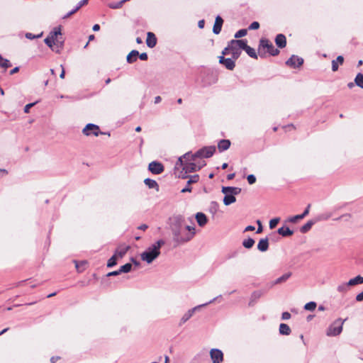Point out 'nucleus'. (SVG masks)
Wrapping results in <instances>:
<instances>
[{"mask_svg":"<svg viewBox=\"0 0 363 363\" xmlns=\"http://www.w3.org/2000/svg\"><path fill=\"white\" fill-rule=\"evenodd\" d=\"M230 55L234 60L238 59L240 56L242 51L239 50V48L236 45L233 44V40L229 42Z\"/></svg>","mask_w":363,"mask_h":363,"instance_id":"obj_13","label":"nucleus"},{"mask_svg":"<svg viewBox=\"0 0 363 363\" xmlns=\"http://www.w3.org/2000/svg\"><path fill=\"white\" fill-rule=\"evenodd\" d=\"M291 318V314L289 312H284L281 314L282 320H289Z\"/></svg>","mask_w":363,"mask_h":363,"instance_id":"obj_55","label":"nucleus"},{"mask_svg":"<svg viewBox=\"0 0 363 363\" xmlns=\"http://www.w3.org/2000/svg\"><path fill=\"white\" fill-rule=\"evenodd\" d=\"M233 44L236 45V46L239 48V50H245L249 46L247 45L246 40H233Z\"/></svg>","mask_w":363,"mask_h":363,"instance_id":"obj_26","label":"nucleus"},{"mask_svg":"<svg viewBox=\"0 0 363 363\" xmlns=\"http://www.w3.org/2000/svg\"><path fill=\"white\" fill-rule=\"evenodd\" d=\"M35 104V103H30V104L26 105L24 107V112L26 113H29L30 108H32Z\"/></svg>","mask_w":363,"mask_h":363,"instance_id":"obj_54","label":"nucleus"},{"mask_svg":"<svg viewBox=\"0 0 363 363\" xmlns=\"http://www.w3.org/2000/svg\"><path fill=\"white\" fill-rule=\"evenodd\" d=\"M236 60L231 58H225L224 56L219 57V63L223 65L228 70H233L235 67V61Z\"/></svg>","mask_w":363,"mask_h":363,"instance_id":"obj_12","label":"nucleus"},{"mask_svg":"<svg viewBox=\"0 0 363 363\" xmlns=\"http://www.w3.org/2000/svg\"><path fill=\"white\" fill-rule=\"evenodd\" d=\"M225 194L223 203L225 206H229L236 201L235 196H233L230 193H223Z\"/></svg>","mask_w":363,"mask_h":363,"instance_id":"obj_23","label":"nucleus"},{"mask_svg":"<svg viewBox=\"0 0 363 363\" xmlns=\"http://www.w3.org/2000/svg\"><path fill=\"white\" fill-rule=\"evenodd\" d=\"M43 33H40L39 35H34L33 33H27L26 34V38H28V39H30V40H33V39H35V38H40L42 36Z\"/></svg>","mask_w":363,"mask_h":363,"instance_id":"obj_48","label":"nucleus"},{"mask_svg":"<svg viewBox=\"0 0 363 363\" xmlns=\"http://www.w3.org/2000/svg\"><path fill=\"white\" fill-rule=\"evenodd\" d=\"M89 0H82L77 5V9H80L83 6L88 4Z\"/></svg>","mask_w":363,"mask_h":363,"instance_id":"obj_53","label":"nucleus"},{"mask_svg":"<svg viewBox=\"0 0 363 363\" xmlns=\"http://www.w3.org/2000/svg\"><path fill=\"white\" fill-rule=\"evenodd\" d=\"M120 272H119V269L118 270H116V271H113V272H109L107 274V277H113V276H117L118 274H120Z\"/></svg>","mask_w":363,"mask_h":363,"instance_id":"obj_59","label":"nucleus"},{"mask_svg":"<svg viewBox=\"0 0 363 363\" xmlns=\"http://www.w3.org/2000/svg\"><path fill=\"white\" fill-rule=\"evenodd\" d=\"M148 169L152 174H160L164 171V166L161 162L153 161L148 165Z\"/></svg>","mask_w":363,"mask_h":363,"instance_id":"obj_10","label":"nucleus"},{"mask_svg":"<svg viewBox=\"0 0 363 363\" xmlns=\"http://www.w3.org/2000/svg\"><path fill=\"white\" fill-rule=\"evenodd\" d=\"M223 23V18L220 16H216L215 23H214V26L213 28V32L215 34L218 35L220 33Z\"/></svg>","mask_w":363,"mask_h":363,"instance_id":"obj_14","label":"nucleus"},{"mask_svg":"<svg viewBox=\"0 0 363 363\" xmlns=\"http://www.w3.org/2000/svg\"><path fill=\"white\" fill-rule=\"evenodd\" d=\"M330 216H331L330 213L324 214V215L319 216L316 219L318 221L321 220H328L329 218H330Z\"/></svg>","mask_w":363,"mask_h":363,"instance_id":"obj_51","label":"nucleus"},{"mask_svg":"<svg viewBox=\"0 0 363 363\" xmlns=\"http://www.w3.org/2000/svg\"><path fill=\"white\" fill-rule=\"evenodd\" d=\"M275 43L279 48H284L286 45V39L284 34H278L275 38Z\"/></svg>","mask_w":363,"mask_h":363,"instance_id":"obj_17","label":"nucleus"},{"mask_svg":"<svg viewBox=\"0 0 363 363\" xmlns=\"http://www.w3.org/2000/svg\"><path fill=\"white\" fill-rule=\"evenodd\" d=\"M144 183L150 189H155L157 191L160 190V187L157 182L154 179L147 178L144 180Z\"/></svg>","mask_w":363,"mask_h":363,"instance_id":"obj_22","label":"nucleus"},{"mask_svg":"<svg viewBox=\"0 0 363 363\" xmlns=\"http://www.w3.org/2000/svg\"><path fill=\"white\" fill-rule=\"evenodd\" d=\"M356 301L359 302L363 301V291L356 296Z\"/></svg>","mask_w":363,"mask_h":363,"instance_id":"obj_60","label":"nucleus"},{"mask_svg":"<svg viewBox=\"0 0 363 363\" xmlns=\"http://www.w3.org/2000/svg\"><path fill=\"white\" fill-rule=\"evenodd\" d=\"M347 283L350 286H354L357 284H363V277L358 275L354 278L350 279Z\"/></svg>","mask_w":363,"mask_h":363,"instance_id":"obj_31","label":"nucleus"},{"mask_svg":"<svg viewBox=\"0 0 363 363\" xmlns=\"http://www.w3.org/2000/svg\"><path fill=\"white\" fill-rule=\"evenodd\" d=\"M262 295L263 292L262 291H254L251 295L249 305L252 306Z\"/></svg>","mask_w":363,"mask_h":363,"instance_id":"obj_27","label":"nucleus"},{"mask_svg":"<svg viewBox=\"0 0 363 363\" xmlns=\"http://www.w3.org/2000/svg\"><path fill=\"white\" fill-rule=\"evenodd\" d=\"M191 188L188 184L186 185V186L185 188L182 189L181 191L182 193L191 192Z\"/></svg>","mask_w":363,"mask_h":363,"instance_id":"obj_62","label":"nucleus"},{"mask_svg":"<svg viewBox=\"0 0 363 363\" xmlns=\"http://www.w3.org/2000/svg\"><path fill=\"white\" fill-rule=\"evenodd\" d=\"M269 248V241L268 239L262 238L259 240L257 245V249L261 252H265Z\"/></svg>","mask_w":363,"mask_h":363,"instance_id":"obj_21","label":"nucleus"},{"mask_svg":"<svg viewBox=\"0 0 363 363\" xmlns=\"http://www.w3.org/2000/svg\"><path fill=\"white\" fill-rule=\"evenodd\" d=\"M247 182L250 184H253L256 182V177L253 174H250L247 177Z\"/></svg>","mask_w":363,"mask_h":363,"instance_id":"obj_49","label":"nucleus"},{"mask_svg":"<svg viewBox=\"0 0 363 363\" xmlns=\"http://www.w3.org/2000/svg\"><path fill=\"white\" fill-rule=\"evenodd\" d=\"M164 245L163 240H157L140 255L141 259L148 264L152 263L160 255V248Z\"/></svg>","mask_w":363,"mask_h":363,"instance_id":"obj_3","label":"nucleus"},{"mask_svg":"<svg viewBox=\"0 0 363 363\" xmlns=\"http://www.w3.org/2000/svg\"><path fill=\"white\" fill-rule=\"evenodd\" d=\"M259 28V23L257 21L252 22L249 26L250 30H256L258 29Z\"/></svg>","mask_w":363,"mask_h":363,"instance_id":"obj_50","label":"nucleus"},{"mask_svg":"<svg viewBox=\"0 0 363 363\" xmlns=\"http://www.w3.org/2000/svg\"><path fill=\"white\" fill-rule=\"evenodd\" d=\"M82 133L84 135L87 136L91 135L98 136L99 134H104V133L100 131L99 127L97 125L93 123L87 124L82 130Z\"/></svg>","mask_w":363,"mask_h":363,"instance_id":"obj_8","label":"nucleus"},{"mask_svg":"<svg viewBox=\"0 0 363 363\" xmlns=\"http://www.w3.org/2000/svg\"><path fill=\"white\" fill-rule=\"evenodd\" d=\"M279 331L281 335H290L291 330L287 324L281 323L279 325Z\"/></svg>","mask_w":363,"mask_h":363,"instance_id":"obj_25","label":"nucleus"},{"mask_svg":"<svg viewBox=\"0 0 363 363\" xmlns=\"http://www.w3.org/2000/svg\"><path fill=\"white\" fill-rule=\"evenodd\" d=\"M170 230L173 235V240L178 244H184L189 241L191 233L184 234L185 230V219L182 215H174L169 218Z\"/></svg>","mask_w":363,"mask_h":363,"instance_id":"obj_1","label":"nucleus"},{"mask_svg":"<svg viewBox=\"0 0 363 363\" xmlns=\"http://www.w3.org/2000/svg\"><path fill=\"white\" fill-rule=\"evenodd\" d=\"M262 48H267V52L272 56H277L279 53V50L277 48H275L273 44L268 39L266 38H262L259 40V52L261 51Z\"/></svg>","mask_w":363,"mask_h":363,"instance_id":"obj_7","label":"nucleus"},{"mask_svg":"<svg viewBox=\"0 0 363 363\" xmlns=\"http://www.w3.org/2000/svg\"><path fill=\"white\" fill-rule=\"evenodd\" d=\"M246 35H247V30L246 29H240L235 33V38H240L245 36Z\"/></svg>","mask_w":363,"mask_h":363,"instance_id":"obj_43","label":"nucleus"},{"mask_svg":"<svg viewBox=\"0 0 363 363\" xmlns=\"http://www.w3.org/2000/svg\"><path fill=\"white\" fill-rule=\"evenodd\" d=\"M139 55V52L138 50H132L127 56V62L128 63H133L137 60V57Z\"/></svg>","mask_w":363,"mask_h":363,"instance_id":"obj_29","label":"nucleus"},{"mask_svg":"<svg viewBox=\"0 0 363 363\" xmlns=\"http://www.w3.org/2000/svg\"><path fill=\"white\" fill-rule=\"evenodd\" d=\"M139 57L141 60H147L148 57H147V54L146 52H143L141 53L140 55L139 54Z\"/></svg>","mask_w":363,"mask_h":363,"instance_id":"obj_58","label":"nucleus"},{"mask_svg":"<svg viewBox=\"0 0 363 363\" xmlns=\"http://www.w3.org/2000/svg\"><path fill=\"white\" fill-rule=\"evenodd\" d=\"M129 249V246L120 245L116 250L115 254L118 258H122Z\"/></svg>","mask_w":363,"mask_h":363,"instance_id":"obj_20","label":"nucleus"},{"mask_svg":"<svg viewBox=\"0 0 363 363\" xmlns=\"http://www.w3.org/2000/svg\"><path fill=\"white\" fill-rule=\"evenodd\" d=\"M230 146V141L227 139L220 140L218 143V149L220 152L227 150Z\"/></svg>","mask_w":363,"mask_h":363,"instance_id":"obj_19","label":"nucleus"},{"mask_svg":"<svg viewBox=\"0 0 363 363\" xmlns=\"http://www.w3.org/2000/svg\"><path fill=\"white\" fill-rule=\"evenodd\" d=\"M210 356L213 363H221L223 360V354L220 350L211 349Z\"/></svg>","mask_w":363,"mask_h":363,"instance_id":"obj_11","label":"nucleus"},{"mask_svg":"<svg viewBox=\"0 0 363 363\" xmlns=\"http://www.w3.org/2000/svg\"><path fill=\"white\" fill-rule=\"evenodd\" d=\"M132 269V264L130 263H127L123 266H121L119 269L120 273H128Z\"/></svg>","mask_w":363,"mask_h":363,"instance_id":"obj_38","label":"nucleus"},{"mask_svg":"<svg viewBox=\"0 0 363 363\" xmlns=\"http://www.w3.org/2000/svg\"><path fill=\"white\" fill-rule=\"evenodd\" d=\"M0 66L3 68H8V67H10L11 66L9 60H6V59H3V60L0 63Z\"/></svg>","mask_w":363,"mask_h":363,"instance_id":"obj_47","label":"nucleus"},{"mask_svg":"<svg viewBox=\"0 0 363 363\" xmlns=\"http://www.w3.org/2000/svg\"><path fill=\"white\" fill-rule=\"evenodd\" d=\"M344 62V57L339 55L336 60L332 61V70L335 72L338 69V65H342Z\"/></svg>","mask_w":363,"mask_h":363,"instance_id":"obj_28","label":"nucleus"},{"mask_svg":"<svg viewBox=\"0 0 363 363\" xmlns=\"http://www.w3.org/2000/svg\"><path fill=\"white\" fill-rule=\"evenodd\" d=\"M79 9H77V7H75L74 9H72L69 13H67L66 15H65L62 18L66 19V18H69V16H71L72 15L75 13Z\"/></svg>","mask_w":363,"mask_h":363,"instance_id":"obj_52","label":"nucleus"},{"mask_svg":"<svg viewBox=\"0 0 363 363\" xmlns=\"http://www.w3.org/2000/svg\"><path fill=\"white\" fill-rule=\"evenodd\" d=\"M199 179V176L198 174L192 175L189 177V179L187 181V184L190 185L194 183H196Z\"/></svg>","mask_w":363,"mask_h":363,"instance_id":"obj_42","label":"nucleus"},{"mask_svg":"<svg viewBox=\"0 0 363 363\" xmlns=\"http://www.w3.org/2000/svg\"><path fill=\"white\" fill-rule=\"evenodd\" d=\"M318 222L317 219L315 220H308L306 224H304L303 226H301V228H300V231L302 233H307L308 231H309L311 230V228H312V226L316 223Z\"/></svg>","mask_w":363,"mask_h":363,"instance_id":"obj_24","label":"nucleus"},{"mask_svg":"<svg viewBox=\"0 0 363 363\" xmlns=\"http://www.w3.org/2000/svg\"><path fill=\"white\" fill-rule=\"evenodd\" d=\"M205 21L204 20H201L198 23V26L199 28H203L204 27Z\"/></svg>","mask_w":363,"mask_h":363,"instance_id":"obj_64","label":"nucleus"},{"mask_svg":"<svg viewBox=\"0 0 363 363\" xmlns=\"http://www.w3.org/2000/svg\"><path fill=\"white\" fill-rule=\"evenodd\" d=\"M216 152V147L213 145L206 146L199 149L194 154L188 152L184 155V158L191 157V160H196V158H208L213 155Z\"/></svg>","mask_w":363,"mask_h":363,"instance_id":"obj_4","label":"nucleus"},{"mask_svg":"<svg viewBox=\"0 0 363 363\" xmlns=\"http://www.w3.org/2000/svg\"><path fill=\"white\" fill-rule=\"evenodd\" d=\"M220 296H219L220 297ZM218 298V297H216L214 298H213L212 300H211L210 301L206 303H203V304H201V305H199V306H196L191 309H189L188 311H186L184 315L182 317L181 320H180V322H179V325H182V324H184V323H186L187 320H189L192 316L194 314L195 312L198 311L199 310H200V308H201L202 307H204V306H208V304L214 302L217 298Z\"/></svg>","mask_w":363,"mask_h":363,"instance_id":"obj_6","label":"nucleus"},{"mask_svg":"<svg viewBox=\"0 0 363 363\" xmlns=\"http://www.w3.org/2000/svg\"><path fill=\"white\" fill-rule=\"evenodd\" d=\"M49 38H51L52 40H53L55 42H56L57 44H60V48H62V42H60L58 40H57V35L54 33L53 31H51L48 35Z\"/></svg>","mask_w":363,"mask_h":363,"instance_id":"obj_44","label":"nucleus"},{"mask_svg":"<svg viewBox=\"0 0 363 363\" xmlns=\"http://www.w3.org/2000/svg\"><path fill=\"white\" fill-rule=\"evenodd\" d=\"M45 43L53 51H55L56 52H59V50H56L54 48L55 45H58L56 42H55L53 40L51 39V38H49L48 36L44 40Z\"/></svg>","mask_w":363,"mask_h":363,"instance_id":"obj_34","label":"nucleus"},{"mask_svg":"<svg viewBox=\"0 0 363 363\" xmlns=\"http://www.w3.org/2000/svg\"><path fill=\"white\" fill-rule=\"evenodd\" d=\"M223 193H230L233 196L235 195H238L241 192V189L239 187H233V186H223L222 188Z\"/></svg>","mask_w":363,"mask_h":363,"instance_id":"obj_18","label":"nucleus"},{"mask_svg":"<svg viewBox=\"0 0 363 363\" xmlns=\"http://www.w3.org/2000/svg\"><path fill=\"white\" fill-rule=\"evenodd\" d=\"M278 233L284 237H288L292 235L294 232L288 227H281L278 229Z\"/></svg>","mask_w":363,"mask_h":363,"instance_id":"obj_30","label":"nucleus"},{"mask_svg":"<svg viewBox=\"0 0 363 363\" xmlns=\"http://www.w3.org/2000/svg\"><path fill=\"white\" fill-rule=\"evenodd\" d=\"M117 259L116 255H113L107 262V267H113L117 264Z\"/></svg>","mask_w":363,"mask_h":363,"instance_id":"obj_40","label":"nucleus"},{"mask_svg":"<svg viewBox=\"0 0 363 363\" xmlns=\"http://www.w3.org/2000/svg\"><path fill=\"white\" fill-rule=\"evenodd\" d=\"M146 44L147 47L152 48L157 44V38L155 35L152 32H148L147 34Z\"/></svg>","mask_w":363,"mask_h":363,"instance_id":"obj_15","label":"nucleus"},{"mask_svg":"<svg viewBox=\"0 0 363 363\" xmlns=\"http://www.w3.org/2000/svg\"><path fill=\"white\" fill-rule=\"evenodd\" d=\"M354 83L359 87L363 89V74L358 73L354 79Z\"/></svg>","mask_w":363,"mask_h":363,"instance_id":"obj_36","label":"nucleus"},{"mask_svg":"<svg viewBox=\"0 0 363 363\" xmlns=\"http://www.w3.org/2000/svg\"><path fill=\"white\" fill-rule=\"evenodd\" d=\"M303 64V59L293 55L286 62V65L292 68H298Z\"/></svg>","mask_w":363,"mask_h":363,"instance_id":"obj_9","label":"nucleus"},{"mask_svg":"<svg viewBox=\"0 0 363 363\" xmlns=\"http://www.w3.org/2000/svg\"><path fill=\"white\" fill-rule=\"evenodd\" d=\"M198 225L201 227H203L208 222L206 216L201 212L197 213L195 216Z\"/></svg>","mask_w":363,"mask_h":363,"instance_id":"obj_16","label":"nucleus"},{"mask_svg":"<svg viewBox=\"0 0 363 363\" xmlns=\"http://www.w3.org/2000/svg\"><path fill=\"white\" fill-rule=\"evenodd\" d=\"M18 71H19V67H14L13 69H11L10 71V74L13 75V74L17 73Z\"/></svg>","mask_w":363,"mask_h":363,"instance_id":"obj_63","label":"nucleus"},{"mask_svg":"<svg viewBox=\"0 0 363 363\" xmlns=\"http://www.w3.org/2000/svg\"><path fill=\"white\" fill-rule=\"evenodd\" d=\"M54 32V33H55L57 36L58 35H60L62 33H61V28L60 27H56L54 28V30H52Z\"/></svg>","mask_w":363,"mask_h":363,"instance_id":"obj_61","label":"nucleus"},{"mask_svg":"<svg viewBox=\"0 0 363 363\" xmlns=\"http://www.w3.org/2000/svg\"><path fill=\"white\" fill-rule=\"evenodd\" d=\"M347 319L337 318L328 327L326 335L329 337L337 336L342 331V325Z\"/></svg>","mask_w":363,"mask_h":363,"instance_id":"obj_5","label":"nucleus"},{"mask_svg":"<svg viewBox=\"0 0 363 363\" xmlns=\"http://www.w3.org/2000/svg\"><path fill=\"white\" fill-rule=\"evenodd\" d=\"M279 222V218H275L272 219L269 221V228L271 229L274 228L277 226V225L278 224Z\"/></svg>","mask_w":363,"mask_h":363,"instance_id":"obj_46","label":"nucleus"},{"mask_svg":"<svg viewBox=\"0 0 363 363\" xmlns=\"http://www.w3.org/2000/svg\"><path fill=\"white\" fill-rule=\"evenodd\" d=\"M303 216H301V214H299V215H296V216H292V217H290L288 220L289 222L290 223H296L298 220H301V219H303Z\"/></svg>","mask_w":363,"mask_h":363,"instance_id":"obj_45","label":"nucleus"},{"mask_svg":"<svg viewBox=\"0 0 363 363\" xmlns=\"http://www.w3.org/2000/svg\"><path fill=\"white\" fill-rule=\"evenodd\" d=\"M230 47H229V44H228V46L226 48H225L224 50L222 51V56L230 55Z\"/></svg>","mask_w":363,"mask_h":363,"instance_id":"obj_56","label":"nucleus"},{"mask_svg":"<svg viewBox=\"0 0 363 363\" xmlns=\"http://www.w3.org/2000/svg\"><path fill=\"white\" fill-rule=\"evenodd\" d=\"M245 51L247 52V54L250 57L255 58V59H257V53H256L255 49H253L252 48L248 46Z\"/></svg>","mask_w":363,"mask_h":363,"instance_id":"obj_39","label":"nucleus"},{"mask_svg":"<svg viewBox=\"0 0 363 363\" xmlns=\"http://www.w3.org/2000/svg\"><path fill=\"white\" fill-rule=\"evenodd\" d=\"M350 287L347 282H343L337 286V291L340 294H345L348 291Z\"/></svg>","mask_w":363,"mask_h":363,"instance_id":"obj_33","label":"nucleus"},{"mask_svg":"<svg viewBox=\"0 0 363 363\" xmlns=\"http://www.w3.org/2000/svg\"><path fill=\"white\" fill-rule=\"evenodd\" d=\"M291 276V272H287V273H285L282 276H281L280 277L277 278L275 281H274V284H282L285 281H286Z\"/></svg>","mask_w":363,"mask_h":363,"instance_id":"obj_32","label":"nucleus"},{"mask_svg":"<svg viewBox=\"0 0 363 363\" xmlns=\"http://www.w3.org/2000/svg\"><path fill=\"white\" fill-rule=\"evenodd\" d=\"M185 230L184 231V235H187L189 233H191V235L189 237V241L194 238L196 234V229L194 227L190 225H185Z\"/></svg>","mask_w":363,"mask_h":363,"instance_id":"obj_35","label":"nucleus"},{"mask_svg":"<svg viewBox=\"0 0 363 363\" xmlns=\"http://www.w3.org/2000/svg\"><path fill=\"white\" fill-rule=\"evenodd\" d=\"M310 208H311V204H308L307 206V207L306 208V209L304 210V211L303 212V213H301V216H303V218H305L309 213Z\"/></svg>","mask_w":363,"mask_h":363,"instance_id":"obj_57","label":"nucleus"},{"mask_svg":"<svg viewBox=\"0 0 363 363\" xmlns=\"http://www.w3.org/2000/svg\"><path fill=\"white\" fill-rule=\"evenodd\" d=\"M194 161L195 160H191V157L184 158V155L178 159L175 164V168H182V171L179 174V177L187 178L188 176L186 175L187 173L196 172L206 164L203 161L199 164H196Z\"/></svg>","mask_w":363,"mask_h":363,"instance_id":"obj_2","label":"nucleus"},{"mask_svg":"<svg viewBox=\"0 0 363 363\" xmlns=\"http://www.w3.org/2000/svg\"><path fill=\"white\" fill-rule=\"evenodd\" d=\"M254 244H255V240L251 238H249L243 240V242H242V245L247 249L252 248L253 247Z\"/></svg>","mask_w":363,"mask_h":363,"instance_id":"obj_37","label":"nucleus"},{"mask_svg":"<svg viewBox=\"0 0 363 363\" xmlns=\"http://www.w3.org/2000/svg\"><path fill=\"white\" fill-rule=\"evenodd\" d=\"M315 308H316V303L313 302V301L308 302L304 306V309L306 311H314L315 309Z\"/></svg>","mask_w":363,"mask_h":363,"instance_id":"obj_41","label":"nucleus"}]
</instances>
